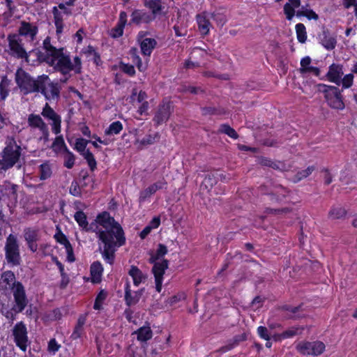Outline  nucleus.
I'll list each match as a JSON object with an SVG mask.
<instances>
[{
  "label": "nucleus",
  "instance_id": "f257e3e1",
  "mask_svg": "<svg viewBox=\"0 0 357 357\" xmlns=\"http://www.w3.org/2000/svg\"><path fill=\"white\" fill-rule=\"evenodd\" d=\"M98 226L93 231L100 241L99 250L103 259L112 264L114 253L117 248L126 243V236L122 227L112 218L109 213L99 214L96 220Z\"/></svg>",
  "mask_w": 357,
  "mask_h": 357
},
{
  "label": "nucleus",
  "instance_id": "f03ea898",
  "mask_svg": "<svg viewBox=\"0 0 357 357\" xmlns=\"http://www.w3.org/2000/svg\"><path fill=\"white\" fill-rule=\"evenodd\" d=\"M36 54L40 61L47 63L64 77L63 79H61L63 82H66L71 77V72L75 74L82 72L81 59L75 56L71 60L69 53L63 48H56L52 46L49 38H46L43 41V51L38 50Z\"/></svg>",
  "mask_w": 357,
  "mask_h": 357
},
{
  "label": "nucleus",
  "instance_id": "7ed1b4c3",
  "mask_svg": "<svg viewBox=\"0 0 357 357\" xmlns=\"http://www.w3.org/2000/svg\"><path fill=\"white\" fill-rule=\"evenodd\" d=\"M167 253V248L163 244H159L155 252L151 253L149 262L153 264L152 272L154 275L155 289L158 292L162 290L163 275L168 268V261L164 259V256Z\"/></svg>",
  "mask_w": 357,
  "mask_h": 357
},
{
  "label": "nucleus",
  "instance_id": "20e7f679",
  "mask_svg": "<svg viewBox=\"0 0 357 357\" xmlns=\"http://www.w3.org/2000/svg\"><path fill=\"white\" fill-rule=\"evenodd\" d=\"M1 282L5 284L6 289H11L15 298V305L14 310L17 312H22L27 305L25 291L23 286L20 282H15V277L13 272H4L1 278Z\"/></svg>",
  "mask_w": 357,
  "mask_h": 357
},
{
  "label": "nucleus",
  "instance_id": "39448f33",
  "mask_svg": "<svg viewBox=\"0 0 357 357\" xmlns=\"http://www.w3.org/2000/svg\"><path fill=\"white\" fill-rule=\"evenodd\" d=\"M20 146L14 139H8L0 155V169L6 171L13 167L20 159Z\"/></svg>",
  "mask_w": 357,
  "mask_h": 357
},
{
  "label": "nucleus",
  "instance_id": "423d86ee",
  "mask_svg": "<svg viewBox=\"0 0 357 357\" xmlns=\"http://www.w3.org/2000/svg\"><path fill=\"white\" fill-rule=\"evenodd\" d=\"M4 251L5 259L8 265L11 266L20 265L21 261L20 245L15 235L10 234L7 236Z\"/></svg>",
  "mask_w": 357,
  "mask_h": 357
},
{
  "label": "nucleus",
  "instance_id": "0eeeda50",
  "mask_svg": "<svg viewBox=\"0 0 357 357\" xmlns=\"http://www.w3.org/2000/svg\"><path fill=\"white\" fill-rule=\"evenodd\" d=\"M36 91H40L47 100H55L59 96L58 84L52 82L49 77L45 75L38 77Z\"/></svg>",
  "mask_w": 357,
  "mask_h": 357
},
{
  "label": "nucleus",
  "instance_id": "6e6552de",
  "mask_svg": "<svg viewBox=\"0 0 357 357\" xmlns=\"http://www.w3.org/2000/svg\"><path fill=\"white\" fill-rule=\"evenodd\" d=\"M15 81L20 89L24 93L36 92L38 78L33 79L22 68H19L15 73Z\"/></svg>",
  "mask_w": 357,
  "mask_h": 357
},
{
  "label": "nucleus",
  "instance_id": "1a4fd4ad",
  "mask_svg": "<svg viewBox=\"0 0 357 357\" xmlns=\"http://www.w3.org/2000/svg\"><path fill=\"white\" fill-rule=\"evenodd\" d=\"M296 349L302 355L317 356L324 353L325 344L321 341H301L296 344Z\"/></svg>",
  "mask_w": 357,
  "mask_h": 357
},
{
  "label": "nucleus",
  "instance_id": "9d476101",
  "mask_svg": "<svg viewBox=\"0 0 357 357\" xmlns=\"http://www.w3.org/2000/svg\"><path fill=\"white\" fill-rule=\"evenodd\" d=\"M324 89L325 98L328 105L333 109H343L344 103L342 100L340 91L334 86L321 85Z\"/></svg>",
  "mask_w": 357,
  "mask_h": 357
},
{
  "label": "nucleus",
  "instance_id": "9b49d317",
  "mask_svg": "<svg viewBox=\"0 0 357 357\" xmlns=\"http://www.w3.org/2000/svg\"><path fill=\"white\" fill-rule=\"evenodd\" d=\"M12 336L17 347L25 352L30 342L26 326L23 322H18L13 326Z\"/></svg>",
  "mask_w": 357,
  "mask_h": 357
},
{
  "label": "nucleus",
  "instance_id": "f8f14e48",
  "mask_svg": "<svg viewBox=\"0 0 357 357\" xmlns=\"http://www.w3.org/2000/svg\"><path fill=\"white\" fill-rule=\"evenodd\" d=\"M10 54L18 59H25L29 62L26 52L20 35L12 34L8 36Z\"/></svg>",
  "mask_w": 357,
  "mask_h": 357
},
{
  "label": "nucleus",
  "instance_id": "ddd939ff",
  "mask_svg": "<svg viewBox=\"0 0 357 357\" xmlns=\"http://www.w3.org/2000/svg\"><path fill=\"white\" fill-rule=\"evenodd\" d=\"M91 141L86 140L83 138H78L76 139L75 144V149L78 151L87 161L90 169L93 171L96 167V161L92 153L86 149V146Z\"/></svg>",
  "mask_w": 357,
  "mask_h": 357
},
{
  "label": "nucleus",
  "instance_id": "4468645a",
  "mask_svg": "<svg viewBox=\"0 0 357 357\" xmlns=\"http://www.w3.org/2000/svg\"><path fill=\"white\" fill-rule=\"evenodd\" d=\"M167 186V182L165 179L158 181L157 182L149 185L139 192V202L144 203L149 200L151 197L158 190H162Z\"/></svg>",
  "mask_w": 357,
  "mask_h": 357
},
{
  "label": "nucleus",
  "instance_id": "2eb2a0df",
  "mask_svg": "<svg viewBox=\"0 0 357 357\" xmlns=\"http://www.w3.org/2000/svg\"><path fill=\"white\" fill-rule=\"evenodd\" d=\"M146 32L139 31L137 35V41L140 45L142 53L144 56H149L155 48L157 43L155 39L151 38H146Z\"/></svg>",
  "mask_w": 357,
  "mask_h": 357
},
{
  "label": "nucleus",
  "instance_id": "dca6fc26",
  "mask_svg": "<svg viewBox=\"0 0 357 357\" xmlns=\"http://www.w3.org/2000/svg\"><path fill=\"white\" fill-rule=\"evenodd\" d=\"M42 115L48 120L52 121V129L54 134L58 135L61 132V117L46 104L44 107Z\"/></svg>",
  "mask_w": 357,
  "mask_h": 357
},
{
  "label": "nucleus",
  "instance_id": "f3484780",
  "mask_svg": "<svg viewBox=\"0 0 357 357\" xmlns=\"http://www.w3.org/2000/svg\"><path fill=\"white\" fill-rule=\"evenodd\" d=\"M28 123L32 128H38L41 132L40 139L48 140L49 130L47 124L39 115L30 114L28 117Z\"/></svg>",
  "mask_w": 357,
  "mask_h": 357
},
{
  "label": "nucleus",
  "instance_id": "a211bd4d",
  "mask_svg": "<svg viewBox=\"0 0 357 357\" xmlns=\"http://www.w3.org/2000/svg\"><path fill=\"white\" fill-rule=\"evenodd\" d=\"M318 38L321 45L327 50H333L336 46V36L328 29H324L319 34Z\"/></svg>",
  "mask_w": 357,
  "mask_h": 357
},
{
  "label": "nucleus",
  "instance_id": "6ab92c4d",
  "mask_svg": "<svg viewBox=\"0 0 357 357\" xmlns=\"http://www.w3.org/2000/svg\"><path fill=\"white\" fill-rule=\"evenodd\" d=\"M24 237L29 250L33 252H36L38 250L36 241L39 239L38 231L31 228H26L24 231Z\"/></svg>",
  "mask_w": 357,
  "mask_h": 357
},
{
  "label": "nucleus",
  "instance_id": "aec40b11",
  "mask_svg": "<svg viewBox=\"0 0 357 357\" xmlns=\"http://www.w3.org/2000/svg\"><path fill=\"white\" fill-rule=\"evenodd\" d=\"M38 33V28L33 24L22 22L19 28V34L20 38L24 36L29 41H33Z\"/></svg>",
  "mask_w": 357,
  "mask_h": 357
},
{
  "label": "nucleus",
  "instance_id": "412c9836",
  "mask_svg": "<svg viewBox=\"0 0 357 357\" xmlns=\"http://www.w3.org/2000/svg\"><path fill=\"white\" fill-rule=\"evenodd\" d=\"M171 114V105L169 102H164L160 105L153 121L157 125L162 124L167 121Z\"/></svg>",
  "mask_w": 357,
  "mask_h": 357
},
{
  "label": "nucleus",
  "instance_id": "4be33fe9",
  "mask_svg": "<svg viewBox=\"0 0 357 357\" xmlns=\"http://www.w3.org/2000/svg\"><path fill=\"white\" fill-rule=\"evenodd\" d=\"M153 20V15L142 10H135L131 15V22L136 24L149 23Z\"/></svg>",
  "mask_w": 357,
  "mask_h": 357
},
{
  "label": "nucleus",
  "instance_id": "5701e85b",
  "mask_svg": "<svg viewBox=\"0 0 357 357\" xmlns=\"http://www.w3.org/2000/svg\"><path fill=\"white\" fill-rule=\"evenodd\" d=\"M342 75V66L333 63L329 67L326 76L330 82L339 85L341 83Z\"/></svg>",
  "mask_w": 357,
  "mask_h": 357
},
{
  "label": "nucleus",
  "instance_id": "b1692460",
  "mask_svg": "<svg viewBox=\"0 0 357 357\" xmlns=\"http://www.w3.org/2000/svg\"><path fill=\"white\" fill-rule=\"evenodd\" d=\"M127 17L128 15L125 11L120 12L117 24L110 31L112 37L119 38L123 35L124 27L127 23Z\"/></svg>",
  "mask_w": 357,
  "mask_h": 357
},
{
  "label": "nucleus",
  "instance_id": "393cba45",
  "mask_svg": "<svg viewBox=\"0 0 357 357\" xmlns=\"http://www.w3.org/2000/svg\"><path fill=\"white\" fill-rule=\"evenodd\" d=\"M311 61L310 57L308 56L303 57L301 60L299 71L302 75L312 73L316 76H319L320 75V70L315 66H312L310 65Z\"/></svg>",
  "mask_w": 357,
  "mask_h": 357
},
{
  "label": "nucleus",
  "instance_id": "a878e982",
  "mask_svg": "<svg viewBox=\"0 0 357 357\" xmlns=\"http://www.w3.org/2000/svg\"><path fill=\"white\" fill-rule=\"evenodd\" d=\"M128 274L132 278L133 284L137 287L144 283L147 279V275L135 266L130 267Z\"/></svg>",
  "mask_w": 357,
  "mask_h": 357
},
{
  "label": "nucleus",
  "instance_id": "bb28decb",
  "mask_svg": "<svg viewBox=\"0 0 357 357\" xmlns=\"http://www.w3.org/2000/svg\"><path fill=\"white\" fill-rule=\"evenodd\" d=\"M159 138V135L157 132L153 134H148L145 137L140 138L137 134L135 139V144L138 148H143L144 146L151 145L154 144Z\"/></svg>",
  "mask_w": 357,
  "mask_h": 357
},
{
  "label": "nucleus",
  "instance_id": "cd10ccee",
  "mask_svg": "<svg viewBox=\"0 0 357 357\" xmlns=\"http://www.w3.org/2000/svg\"><path fill=\"white\" fill-rule=\"evenodd\" d=\"M301 6V0H288L284 6V13L286 18L291 21L294 17L296 13V9L299 8Z\"/></svg>",
  "mask_w": 357,
  "mask_h": 357
},
{
  "label": "nucleus",
  "instance_id": "c85d7f7f",
  "mask_svg": "<svg viewBox=\"0 0 357 357\" xmlns=\"http://www.w3.org/2000/svg\"><path fill=\"white\" fill-rule=\"evenodd\" d=\"M142 296L140 291L132 292L130 288V284H127L125 289V301L128 306L137 304Z\"/></svg>",
  "mask_w": 357,
  "mask_h": 357
},
{
  "label": "nucleus",
  "instance_id": "c756f323",
  "mask_svg": "<svg viewBox=\"0 0 357 357\" xmlns=\"http://www.w3.org/2000/svg\"><path fill=\"white\" fill-rule=\"evenodd\" d=\"M207 13H203L197 16V24L199 31L203 35H206L210 31L211 24L209 20L207 19Z\"/></svg>",
  "mask_w": 357,
  "mask_h": 357
},
{
  "label": "nucleus",
  "instance_id": "7c9ffc66",
  "mask_svg": "<svg viewBox=\"0 0 357 357\" xmlns=\"http://www.w3.org/2000/svg\"><path fill=\"white\" fill-rule=\"evenodd\" d=\"M144 6L151 10V15L154 16V18L157 15H159L163 6L161 3V0H144Z\"/></svg>",
  "mask_w": 357,
  "mask_h": 357
},
{
  "label": "nucleus",
  "instance_id": "2f4dec72",
  "mask_svg": "<svg viewBox=\"0 0 357 357\" xmlns=\"http://www.w3.org/2000/svg\"><path fill=\"white\" fill-rule=\"evenodd\" d=\"M103 267L100 261H95L91 266V275L93 282L98 283L101 280Z\"/></svg>",
  "mask_w": 357,
  "mask_h": 357
},
{
  "label": "nucleus",
  "instance_id": "473e14b6",
  "mask_svg": "<svg viewBox=\"0 0 357 357\" xmlns=\"http://www.w3.org/2000/svg\"><path fill=\"white\" fill-rule=\"evenodd\" d=\"M74 218L77 222L79 227L86 231L92 230V227L89 226L87 221L86 215L82 211L76 212L74 215Z\"/></svg>",
  "mask_w": 357,
  "mask_h": 357
},
{
  "label": "nucleus",
  "instance_id": "72a5a7b5",
  "mask_svg": "<svg viewBox=\"0 0 357 357\" xmlns=\"http://www.w3.org/2000/svg\"><path fill=\"white\" fill-rule=\"evenodd\" d=\"M137 340L141 342H146L152 337L153 333L149 326H142L136 332Z\"/></svg>",
  "mask_w": 357,
  "mask_h": 357
},
{
  "label": "nucleus",
  "instance_id": "f704fd0d",
  "mask_svg": "<svg viewBox=\"0 0 357 357\" xmlns=\"http://www.w3.org/2000/svg\"><path fill=\"white\" fill-rule=\"evenodd\" d=\"M52 149L56 153L66 152L68 151L62 136H58L55 138L52 145Z\"/></svg>",
  "mask_w": 357,
  "mask_h": 357
},
{
  "label": "nucleus",
  "instance_id": "c9c22d12",
  "mask_svg": "<svg viewBox=\"0 0 357 357\" xmlns=\"http://www.w3.org/2000/svg\"><path fill=\"white\" fill-rule=\"evenodd\" d=\"M123 130V124L119 121L112 123L105 130V134L106 135H118Z\"/></svg>",
  "mask_w": 357,
  "mask_h": 357
},
{
  "label": "nucleus",
  "instance_id": "e433bc0d",
  "mask_svg": "<svg viewBox=\"0 0 357 357\" xmlns=\"http://www.w3.org/2000/svg\"><path fill=\"white\" fill-rule=\"evenodd\" d=\"M10 80L6 77H3L0 82V96L2 100L6 98L9 93V86L10 85Z\"/></svg>",
  "mask_w": 357,
  "mask_h": 357
},
{
  "label": "nucleus",
  "instance_id": "4c0bfd02",
  "mask_svg": "<svg viewBox=\"0 0 357 357\" xmlns=\"http://www.w3.org/2000/svg\"><path fill=\"white\" fill-rule=\"evenodd\" d=\"M314 166H309L305 169L298 172L293 178V181L296 183L307 178L314 171Z\"/></svg>",
  "mask_w": 357,
  "mask_h": 357
},
{
  "label": "nucleus",
  "instance_id": "58836bf2",
  "mask_svg": "<svg viewBox=\"0 0 357 357\" xmlns=\"http://www.w3.org/2000/svg\"><path fill=\"white\" fill-rule=\"evenodd\" d=\"M296 36L298 42L304 43L307 40V32L305 26L302 23L296 25Z\"/></svg>",
  "mask_w": 357,
  "mask_h": 357
},
{
  "label": "nucleus",
  "instance_id": "ea45409f",
  "mask_svg": "<svg viewBox=\"0 0 357 357\" xmlns=\"http://www.w3.org/2000/svg\"><path fill=\"white\" fill-rule=\"evenodd\" d=\"M54 238L56 241L61 243V245H64L66 250H68V252L71 251V245L66 238V236L60 231L59 230L55 234H54Z\"/></svg>",
  "mask_w": 357,
  "mask_h": 357
},
{
  "label": "nucleus",
  "instance_id": "a19ab883",
  "mask_svg": "<svg viewBox=\"0 0 357 357\" xmlns=\"http://www.w3.org/2000/svg\"><path fill=\"white\" fill-rule=\"evenodd\" d=\"M40 178L45 180L49 178L52 175V167L48 162H44L40 166Z\"/></svg>",
  "mask_w": 357,
  "mask_h": 357
},
{
  "label": "nucleus",
  "instance_id": "79ce46f5",
  "mask_svg": "<svg viewBox=\"0 0 357 357\" xmlns=\"http://www.w3.org/2000/svg\"><path fill=\"white\" fill-rule=\"evenodd\" d=\"M296 16H305L309 20H318V15L311 9H307L302 7L301 10L296 12Z\"/></svg>",
  "mask_w": 357,
  "mask_h": 357
},
{
  "label": "nucleus",
  "instance_id": "37998d69",
  "mask_svg": "<svg viewBox=\"0 0 357 357\" xmlns=\"http://www.w3.org/2000/svg\"><path fill=\"white\" fill-rule=\"evenodd\" d=\"M259 162L263 166L270 167L275 169H282L283 167V165L281 162L272 161L267 158H260Z\"/></svg>",
  "mask_w": 357,
  "mask_h": 357
},
{
  "label": "nucleus",
  "instance_id": "c03bdc74",
  "mask_svg": "<svg viewBox=\"0 0 357 357\" xmlns=\"http://www.w3.org/2000/svg\"><path fill=\"white\" fill-rule=\"evenodd\" d=\"M346 210L342 207H334L329 213L330 218L334 220L341 219L346 215Z\"/></svg>",
  "mask_w": 357,
  "mask_h": 357
},
{
  "label": "nucleus",
  "instance_id": "a18cd8bd",
  "mask_svg": "<svg viewBox=\"0 0 357 357\" xmlns=\"http://www.w3.org/2000/svg\"><path fill=\"white\" fill-rule=\"evenodd\" d=\"M219 132L226 134L233 139H237L238 137L235 130L227 124L221 125L219 128Z\"/></svg>",
  "mask_w": 357,
  "mask_h": 357
},
{
  "label": "nucleus",
  "instance_id": "49530a36",
  "mask_svg": "<svg viewBox=\"0 0 357 357\" xmlns=\"http://www.w3.org/2000/svg\"><path fill=\"white\" fill-rule=\"evenodd\" d=\"M54 24L56 29V33H59L62 32L63 30V21L61 15L58 13V10L56 7L54 8Z\"/></svg>",
  "mask_w": 357,
  "mask_h": 357
},
{
  "label": "nucleus",
  "instance_id": "de8ad7c7",
  "mask_svg": "<svg viewBox=\"0 0 357 357\" xmlns=\"http://www.w3.org/2000/svg\"><path fill=\"white\" fill-rule=\"evenodd\" d=\"M65 153L66 155L64 156V166L68 169H71L75 164V155L69 150L66 151Z\"/></svg>",
  "mask_w": 357,
  "mask_h": 357
},
{
  "label": "nucleus",
  "instance_id": "09e8293b",
  "mask_svg": "<svg viewBox=\"0 0 357 357\" xmlns=\"http://www.w3.org/2000/svg\"><path fill=\"white\" fill-rule=\"evenodd\" d=\"M271 331L265 326H260L257 328V334L261 338L266 341L271 340Z\"/></svg>",
  "mask_w": 357,
  "mask_h": 357
},
{
  "label": "nucleus",
  "instance_id": "8fccbe9b",
  "mask_svg": "<svg viewBox=\"0 0 357 357\" xmlns=\"http://www.w3.org/2000/svg\"><path fill=\"white\" fill-rule=\"evenodd\" d=\"M211 18L216 21L218 25L222 26L225 24L227 19L223 13L215 11L211 14Z\"/></svg>",
  "mask_w": 357,
  "mask_h": 357
},
{
  "label": "nucleus",
  "instance_id": "3c124183",
  "mask_svg": "<svg viewBox=\"0 0 357 357\" xmlns=\"http://www.w3.org/2000/svg\"><path fill=\"white\" fill-rule=\"evenodd\" d=\"M354 82V75L351 73L346 75L343 78L341 79V83L344 89H348L351 87Z\"/></svg>",
  "mask_w": 357,
  "mask_h": 357
},
{
  "label": "nucleus",
  "instance_id": "603ef678",
  "mask_svg": "<svg viewBox=\"0 0 357 357\" xmlns=\"http://www.w3.org/2000/svg\"><path fill=\"white\" fill-rule=\"evenodd\" d=\"M120 69L125 73L132 76L135 73V70L132 65L121 63Z\"/></svg>",
  "mask_w": 357,
  "mask_h": 357
},
{
  "label": "nucleus",
  "instance_id": "864d4df0",
  "mask_svg": "<svg viewBox=\"0 0 357 357\" xmlns=\"http://www.w3.org/2000/svg\"><path fill=\"white\" fill-rule=\"evenodd\" d=\"M174 29L177 36H185L187 33L185 24H181V26H179L178 24H176L174 26Z\"/></svg>",
  "mask_w": 357,
  "mask_h": 357
},
{
  "label": "nucleus",
  "instance_id": "5fc2aeb1",
  "mask_svg": "<svg viewBox=\"0 0 357 357\" xmlns=\"http://www.w3.org/2000/svg\"><path fill=\"white\" fill-rule=\"evenodd\" d=\"M61 347L60 344L57 343L55 339H52L48 343V351L55 354Z\"/></svg>",
  "mask_w": 357,
  "mask_h": 357
},
{
  "label": "nucleus",
  "instance_id": "6e6d98bb",
  "mask_svg": "<svg viewBox=\"0 0 357 357\" xmlns=\"http://www.w3.org/2000/svg\"><path fill=\"white\" fill-rule=\"evenodd\" d=\"M298 328L292 327L282 333L284 340L294 337L298 333Z\"/></svg>",
  "mask_w": 357,
  "mask_h": 357
},
{
  "label": "nucleus",
  "instance_id": "4d7b16f0",
  "mask_svg": "<svg viewBox=\"0 0 357 357\" xmlns=\"http://www.w3.org/2000/svg\"><path fill=\"white\" fill-rule=\"evenodd\" d=\"M133 62L137 66L138 70L141 72L144 71L146 69V64H143L140 57L137 55L133 56Z\"/></svg>",
  "mask_w": 357,
  "mask_h": 357
},
{
  "label": "nucleus",
  "instance_id": "13d9d810",
  "mask_svg": "<svg viewBox=\"0 0 357 357\" xmlns=\"http://www.w3.org/2000/svg\"><path fill=\"white\" fill-rule=\"evenodd\" d=\"M323 173H324V183L326 185H329L330 183H332L333 181V175L331 174V173L329 172L328 169H324L322 170Z\"/></svg>",
  "mask_w": 357,
  "mask_h": 357
},
{
  "label": "nucleus",
  "instance_id": "bf43d9fd",
  "mask_svg": "<svg viewBox=\"0 0 357 357\" xmlns=\"http://www.w3.org/2000/svg\"><path fill=\"white\" fill-rule=\"evenodd\" d=\"M70 193L73 196H79L80 195V190L79 185L77 182H73L70 187Z\"/></svg>",
  "mask_w": 357,
  "mask_h": 357
},
{
  "label": "nucleus",
  "instance_id": "052dcab7",
  "mask_svg": "<svg viewBox=\"0 0 357 357\" xmlns=\"http://www.w3.org/2000/svg\"><path fill=\"white\" fill-rule=\"evenodd\" d=\"M344 6L347 8L354 6L355 14L357 15V0H344Z\"/></svg>",
  "mask_w": 357,
  "mask_h": 357
},
{
  "label": "nucleus",
  "instance_id": "680f3d73",
  "mask_svg": "<svg viewBox=\"0 0 357 357\" xmlns=\"http://www.w3.org/2000/svg\"><path fill=\"white\" fill-rule=\"evenodd\" d=\"M215 183V179L213 176H208L204 178L202 185L208 188V186L212 187Z\"/></svg>",
  "mask_w": 357,
  "mask_h": 357
},
{
  "label": "nucleus",
  "instance_id": "e2e57ef3",
  "mask_svg": "<svg viewBox=\"0 0 357 357\" xmlns=\"http://www.w3.org/2000/svg\"><path fill=\"white\" fill-rule=\"evenodd\" d=\"M82 331H83V328H80V326H75L72 335H71V337L73 339V340H77L78 339L79 337H81V335L82 333Z\"/></svg>",
  "mask_w": 357,
  "mask_h": 357
},
{
  "label": "nucleus",
  "instance_id": "0e129e2a",
  "mask_svg": "<svg viewBox=\"0 0 357 357\" xmlns=\"http://www.w3.org/2000/svg\"><path fill=\"white\" fill-rule=\"evenodd\" d=\"M160 219L159 217H155L151 221L149 225H148L151 229H156L160 226Z\"/></svg>",
  "mask_w": 357,
  "mask_h": 357
},
{
  "label": "nucleus",
  "instance_id": "69168bd1",
  "mask_svg": "<svg viewBox=\"0 0 357 357\" xmlns=\"http://www.w3.org/2000/svg\"><path fill=\"white\" fill-rule=\"evenodd\" d=\"M142 105L138 108L137 112L142 115L143 114L146 113L149 109V102L147 101H144L143 102H141Z\"/></svg>",
  "mask_w": 357,
  "mask_h": 357
},
{
  "label": "nucleus",
  "instance_id": "338daca9",
  "mask_svg": "<svg viewBox=\"0 0 357 357\" xmlns=\"http://www.w3.org/2000/svg\"><path fill=\"white\" fill-rule=\"evenodd\" d=\"M147 98V95L144 91H140L139 92L137 91V102L140 103L146 101V99Z\"/></svg>",
  "mask_w": 357,
  "mask_h": 357
},
{
  "label": "nucleus",
  "instance_id": "774afa93",
  "mask_svg": "<svg viewBox=\"0 0 357 357\" xmlns=\"http://www.w3.org/2000/svg\"><path fill=\"white\" fill-rule=\"evenodd\" d=\"M184 298H185V295L183 294H178V295L174 296L172 298H170L169 303L171 305H173Z\"/></svg>",
  "mask_w": 357,
  "mask_h": 357
}]
</instances>
